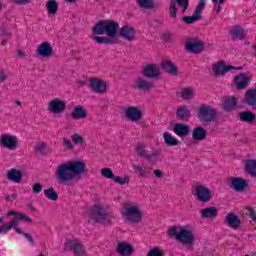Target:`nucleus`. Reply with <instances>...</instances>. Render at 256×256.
<instances>
[{
  "mask_svg": "<svg viewBox=\"0 0 256 256\" xmlns=\"http://www.w3.org/2000/svg\"><path fill=\"white\" fill-rule=\"evenodd\" d=\"M18 217L23 223H33V219L20 211H18Z\"/></svg>",
  "mask_w": 256,
  "mask_h": 256,
  "instance_id": "obj_51",
  "label": "nucleus"
},
{
  "mask_svg": "<svg viewBox=\"0 0 256 256\" xmlns=\"http://www.w3.org/2000/svg\"><path fill=\"white\" fill-rule=\"evenodd\" d=\"M163 39L166 43H173V36L169 33L163 34Z\"/></svg>",
  "mask_w": 256,
  "mask_h": 256,
  "instance_id": "obj_57",
  "label": "nucleus"
},
{
  "mask_svg": "<svg viewBox=\"0 0 256 256\" xmlns=\"http://www.w3.org/2000/svg\"><path fill=\"white\" fill-rule=\"evenodd\" d=\"M132 167L134 171L138 173L139 177H142V179H147V177L151 175V168L142 167L141 165H134Z\"/></svg>",
  "mask_w": 256,
  "mask_h": 256,
  "instance_id": "obj_39",
  "label": "nucleus"
},
{
  "mask_svg": "<svg viewBox=\"0 0 256 256\" xmlns=\"http://www.w3.org/2000/svg\"><path fill=\"white\" fill-rule=\"evenodd\" d=\"M15 5H27L31 0H11Z\"/></svg>",
  "mask_w": 256,
  "mask_h": 256,
  "instance_id": "obj_58",
  "label": "nucleus"
},
{
  "mask_svg": "<svg viewBox=\"0 0 256 256\" xmlns=\"http://www.w3.org/2000/svg\"><path fill=\"white\" fill-rule=\"evenodd\" d=\"M89 215L94 218L96 223H101V221H107V218L109 217V213H107V210L103 208V206L99 204H95L93 207L89 209Z\"/></svg>",
  "mask_w": 256,
  "mask_h": 256,
  "instance_id": "obj_11",
  "label": "nucleus"
},
{
  "mask_svg": "<svg viewBox=\"0 0 256 256\" xmlns=\"http://www.w3.org/2000/svg\"><path fill=\"white\" fill-rule=\"evenodd\" d=\"M238 121L247 123L248 125H255V112L251 110H244L238 113Z\"/></svg>",
  "mask_w": 256,
  "mask_h": 256,
  "instance_id": "obj_24",
  "label": "nucleus"
},
{
  "mask_svg": "<svg viewBox=\"0 0 256 256\" xmlns=\"http://www.w3.org/2000/svg\"><path fill=\"white\" fill-rule=\"evenodd\" d=\"M147 256H165V252L159 249V247H154L148 252Z\"/></svg>",
  "mask_w": 256,
  "mask_h": 256,
  "instance_id": "obj_50",
  "label": "nucleus"
},
{
  "mask_svg": "<svg viewBox=\"0 0 256 256\" xmlns=\"http://www.w3.org/2000/svg\"><path fill=\"white\" fill-rule=\"evenodd\" d=\"M160 69L172 77H177L179 75V68L175 65V62L170 60H163L160 63Z\"/></svg>",
  "mask_w": 256,
  "mask_h": 256,
  "instance_id": "obj_16",
  "label": "nucleus"
},
{
  "mask_svg": "<svg viewBox=\"0 0 256 256\" xmlns=\"http://www.w3.org/2000/svg\"><path fill=\"white\" fill-rule=\"evenodd\" d=\"M194 197L200 203H209V201H211L213 198V195H211V189H209L207 186L198 185L195 188Z\"/></svg>",
  "mask_w": 256,
  "mask_h": 256,
  "instance_id": "obj_10",
  "label": "nucleus"
},
{
  "mask_svg": "<svg viewBox=\"0 0 256 256\" xmlns=\"http://www.w3.org/2000/svg\"><path fill=\"white\" fill-rule=\"evenodd\" d=\"M181 97L184 99V101H189V99H193V97H195V93L189 88H184L181 91Z\"/></svg>",
  "mask_w": 256,
  "mask_h": 256,
  "instance_id": "obj_47",
  "label": "nucleus"
},
{
  "mask_svg": "<svg viewBox=\"0 0 256 256\" xmlns=\"http://www.w3.org/2000/svg\"><path fill=\"white\" fill-rule=\"evenodd\" d=\"M90 87L93 93L103 94L107 91V82L99 78H92L90 79Z\"/></svg>",
  "mask_w": 256,
  "mask_h": 256,
  "instance_id": "obj_21",
  "label": "nucleus"
},
{
  "mask_svg": "<svg viewBox=\"0 0 256 256\" xmlns=\"http://www.w3.org/2000/svg\"><path fill=\"white\" fill-rule=\"evenodd\" d=\"M89 170L83 160H71L60 164L56 169V177L62 183H69L73 179H81V175H86Z\"/></svg>",
  "mask_w": 256,
  "mask_h": 256,
  "instance_id": "obj_2",
  "label": "nucleus"
},
{
  "mask_svg": "<svg viewBox=\"0 0 256 256\" xmlns=\"http://www.w3.org/2000/svg\"><path fill=\"white\" fill-rule=\"evenodd\" d=\"M17 56L19 59H25V52H23L22 50H16Z\"/></svg>",
  "mask_w": 256,
  "mask_h": 256,
  "instance_id": "obj_62",
  "label": "nucleus"
},
{
  "mask_svg": "<svg viewBox=\"0 0 256 256\" xmlns=\"http://www.w3.org/2000/svg\"><path fill=\"white\" fill-rule=\"evenodd\" d=\"M155 87V84L153 82H149L144 78H138L136 85L133 86L134 89H138L139 91H151Z\"/></svg>",
  "mask_w": 256,
  "mask_h": 256,
  "instance_id": "obj_33",
  "label": "nucleus"
},
{
  "mask_svg": "<svg viewBox=\"0 0 256 256\" xmlns=\"http://www.w3.org/2000/svg\"><path fill=\"white\" fill-rule=\"evenodd\" d=\"M100 173L102 177H104V179H112V181H114V183H117L118 185H127V183L131 181L129 175H125L123 178H121L120 176H115L111 168H102Z\"/></svg>",
  "mask_w": 256,
  "mask_h": 256,
  "instance_id": "obj_9",
  "label": "nucleus"
},
{
  "mask_svg": "<svg viewBox=\"0 0 256 256\" xmlns=\"http://www.w3.org/2000/svg\"><path fill=\"white\" fill-rule=\"evenodd\" d=\"M168 235L189 247L195 244V234L187 226H171L168 229Z\"/></svg>",
  "mask_w": 256,
  "mask_h": 256,
  "instance_id": "obj_3",
  "label": "nucleus"
},
{
  "mask_svg": "<svg viewBox=\"0 0 256 256\" xmlns=\"http://www.w3.org/2000/svg\"><path fill=\"white\" fill-rule=\"evenodd\" d=\"M125 216L130 223H141L143 221V213L139 209V206H125Z\"/></svg>",
  "mask_w": 256,
  "mask_h": 256,
  "instance_id": "obj_8",
  "label": "nucleus"
},
{
  "mask_svg": "<svg viewBox=\"0 0 256 256\" xmlns=\"http://www.w3.org/2000/svg\"><path fill=\"white\" fill-rule=\"evenodd\" d=\"M7 81V74H5V71H0V83H5Z\"/></svg>",
  "mask_w": 256,
  "mask_h": 256,
  "instance_id": "obj_59",
  "label": "nucleus"
},
{
  "mask_svg": "<svg viewBox=\"0 0 256 256\" xmlns=\"http://www.w3.org/2000/svg\"><path fill=\"white\" fill-rule=\"evenodd\" d=\"M249 83H251V78L245 73H239L234 77V84L238 91L247 89V87H249Z\"/></svg>",
  "mask_w": 256,
  "mask_h": 256,
  "instance_id": "obj_17",
  "label": "nucleus"
},
{
  "mask_svg": "<svg viewBox=\"0 0 256 256\" xmlns=\"http://www.w3.org/2000/svg\"><path fill=\"white\" fill-rule=\"evenodd\" d=\"M65 247H69L70 251H74L76 256H85V247L79 240H70L64 243Z\"/></svg>",
  "mask_w": 256,
  "mask_h": 256,
  "instance_id": "obj_19",
  "label": "nucleus"
},
{
  "mask_svg": "<svg viewBox=\"0 0 256 256\" xmlns=\"http://www.w3.org/2000/svg\"><path fill=\"white\" fill-rule=\"evenodd\" d=\"M14 231H16L18 235H23V237H25V239L29 241L30 245H32V247H35V239H33V236L30 233L23 232V229H21L20 227H14Z\"/></svg>",
  "mask_w": 256,
  "mask_h": 256,
  "instance_id": "obj_44",
  "label": "nucleus"
},
{
  "mask_svg": "<svg viewBox=\"0 0 256 256\" xmlns=\"http://www.w3.org/2000/svg\"><path fill=\"white\" fill-rule=\"evenodd\" d=\"M0 147H4V149H9L10 151L17 149V138L10 134H2L0 136Z\"/></svg>",
  "mask_w": 256,
  "mask_h": 256,
  "instance_id": "obj_15",
  "label": "nucleus"
},
{
  "mask_svg": "<svg viewBox=\"0 0 256 256\" xmlns=\"http://www.w3.org/2000/svg\"><path fill=\"white\" fill-rule=\"evenodd\" d=\"M177 119H181V121H189L191 119V111L187 106H180L176 110Z\"/></svg>",
  "mask_w": 256,
  "mask_h": 256,
  "instance_id": "obj_34",
  "label": "nucleus"
},
{
  "mask_svg": "<svg viewBox=\"0 0 256 256\" xmlns=\"http://www.w3.org/2000/svg\"><path fill=\"white\" fill-rule=\"evenodd\" d=\"M62 145L68 149V151H72V149H74V145L73 142H71V140L67 139V138H63L62 139Z\"/></svg>",
  "mask_w": 256,
  "mask_h": 256,
  "instance_id": "obj_52",
  "label": "nucleus"
},
{
  "mask_svg": "<svg viewBox=\"0 0 256 256\" xmlns=\"http://www.w3.org/2000/svg\"><path fill=\"white\" fill-rule=\"evenodd\" d=\"M71 139L74 145H83V143H85V138H83V136L77 133L72 134Z\"/></svg>",
  "mask_w": 256,
  "mask_h": 256,
  "instance_id": "obj_48",
  "label": "nucleus"
},
{
  "mask_svg": "<svg viewBox=\"0 0 256 256\" xmlns=\"http://www.w3.org/2000/svg\"><path fill=\"white\" fill-rule=\"evenodd\" d=\"M174 133L176 135H178V137H181V139H183V137H187V135H189L190 130H189V125L185 124V123H176L173 126Z\"/></svg>",
  "mask_w": 256,
  "mask_h": 256,
  "instance_id": "obj_30",
  "label": "nucleus"
},
{
  "mask_svg": "<svg viewBox=\"0 0 256 256\" xmlns=\"http://www.w3.org/2000/svg\"><path fill=\"white\" fill-rule=\"evenodd\" d=\"M177 5L189 6V0H170L169 13L171 19H177Z\"/></svg>",
  "mask_w": 256,
  "mask_h": 256,
  "instance_id": "obj_28",
  "label": "nucleus"
},
{
  "mask_svg": "<svg viewBox=\"0 0 256 256\" xmlns=\"http://www.w3.org/2000/svg\"><path fill=\"white\" fill-rule=\"evenodd\" d=\"M208 132L203 126H196L192 131V139L194 141H205L207 139Z\"/></svg>",
  "mask_w": 256,
  "mask_h": 256,
  "instance_id": "obj_31",
  "label": "nucleus"
},
{
  "mask_svg": "<svg viewBox=\"0 0 256 256\" xmlns=\"http://www.w3.org/2000/svg\"><path fill=\"white\" fill-rule=\"evenodd\" d=\"M201 215L203 219H215L219 215V211L214 206L207 207L202 210Z\"/></svg>",
  "mask_w": 256,
  "mask_h": 256,
  "instance_id": "obj_37",
  "label": "nucleus"
},
{
  "mask_svg": "<svg viewBox=\"0 0 256 256\" xmlns=\"http://www.w3.org/2000/svg\"><path fill=\"white\" fill-rule=\"evenodd\" d=\"M224 223L231 229H239V227H241V218H239L237 214L231 212L225 216Z\"/></svg>",
  "mask_w": 256,
  "mask_h": 256,
  "instance_id": "obj_22",
  "label": "nucleus"
},
{
  "mask_svg": "<svg viewBox=\"0 0 256 256\" xmlns=\"http://www.w3.org/2000/svg\"><path fill=\"white\" fill-rule=\"evenodd\" d=\"M154 177L156 179H163V177H165V173L162 170L156 169L154 170Z\"/></svg>",
  "mask_w": 256,
  "mask_h": 256,
  "instance_id": "obj_54",
  "label": "nucleus"
},
{
  "mask_svg": "<svg viewBox=\"0 0 256 256\" xmlns=\"http://www.w3.org/2000/svg\"><path fill=\"white\" fill-rule=\"evenodd\" d=\"M142 75L146 79H157L161 75V70L158 68L157 64L149 63L142 68Z\"/></svg>",
  "mask_w": 256,
  "mask_h": 256,
  "instance_id": "obj_14",
  "label": "nucleus"
},
{
  "mask_svg": "<svg viewBox=\"0 0 256 256\" xmlns=\"http://www.w3.org/2000/svg\"><path fill=\"white\" fill-rule=\"evenodd\" d=\"M6 201H11V199L15 200L17 199V194H8L4 198Z\"/></svg>",
  "mask_w": 256,
  "mask_h": 256,
  "instance_id": "obj_61",
  "label": "nucleus"
},
{
  "mask_svg": "<svg viewBox=\"0 0 256 256\" xmlns=\"http://www.w3.org/2000/svg\"><path fill=\"white\" fill-rule=\"evenodd\" d=\"M227 185L235 191L236 193H243L247 187H249V182L245 178L241 177H229L227 178Z\"/></svg>",
  "mask_w": 256,
  "mask_h": 256,
  "instance_id": "obj_7",
  "label": "nucleus"
},
{
  "mask_svg": "<svg viewBox=\"0 0 256 256\" xmlns=\"http://www.w3.org/2000/svg\"><path fill=\"white\" fill-rule=\"evenodd\" d=\"M93 35H107L105 36H94L93 39L98 45H111L115 43L117 39V33H119V23L115 20H99L92 27Z\"/></svg>",
  "mask_w": 256,
  "mask_h": 256,
  "instance_id": "obj_1",
  "label": "nucleus"
},
{
  "mask_svg": "<svg viewBox=\"0 0 256 256\" xmlns=\"http://www.w3.org/2000/svg\"><path fill=\"white\" fill-rule=\"evenodd\" d=\"M218 67H219V62L216 65H214V68H213L215 75H221V72L219 71H223V67H219V68ZM217 68H218V71H217Z\"/></svg>",
  "mask_w": 256,
  "mask_h": 256,
  "instance_id": "obj_60",
  "label": "nucleus"
},
{
  "mask_svg": "<svg viewBox=\"0 0 256 256\" xmlns=\"http://www.w3.org/2000/svg\"><path fill=\"white\" fill-rule=\"evenodd\" d=\"M236 107H237V97L235 96H232L224 100L223 102V109L227 113H231V111H233V109H236Z\"/></svg>",
  "mask_w": 256,
  "mask_h": 256,
  "instance_id": "obj_36",
  "label": "nucleus"
},
{
  "mask_svg": "<svg viewBox=\"0 0 256 256\" xmlns=\"http://www.w3.org/2000/svg\"><path fill=\"white\" fill-rule=\"evenodd\" d=\"M48 109L50 113L54 115H61V113H65V109H67V102L61 98H55L49 102Z\"/></svg>",
  "mask_w": 256,
  "mask_h": 256,
  "instance_id": "obj_12",
  "label": "nucleus"
},
{
  "mask_svg": "<svg viewBox=\"0 0 256 256\" xmlns=\"http://www.w3.org/2000/svg\"><path fill=\"white\" fill-rule=\"evenodd\" d=\"M1 35L11 37V33H8L5 29H1Z\"/></svg>",
  "mask_w": 256,
  "mask_h": 256,
  "instance_id": "obj_63",
  "label": "nucleus"
},
{
  "mask_svg": "<svg viewBox=\"0 0 256 256\" xmlns=\"http://www.w3.org/2000/svg\"><path fill=\"white\" fill-rule=\"evenodd\" d=\"M41 191H43V185H41V183L37 182L32 186V192L36 195H39Z\"/></svg>",
  "mask_w": 256,
  "mask_h": 256,
  "instance_id": "obj_53",
  "label": "nucleus"
},
{
  "mask_svg": "<svg viewBox=\"0 0 256 256\" xmlns=\"http://www.w3.org/2000/svg\"><path fill=\"white\" fill-rule=\"evenodd\" d=\"M46 9L48 11V15H57V11H59V4L57 0H48L46 2Z\"/></svg>",
  "mask_w": 256,
  "mask_h": 256,
  "instance_id": "obj_40",
  "label": "nucleus"
},
{
  "mask_svg": "<svg viewBox=\"0 0 256 256\" xmlns=\"http://www.w3.org/2000/svg\"><path fill=\"white\" fill-rule=\"evenodd\" d=\"M7 215H8V217H14V219H12L10 222L2 225V227L6 233H7V231H11L13 229V227H17V225H19V221H21L19 218V211L11 210L8 212Z\"/></svg>",
  "mask_w": 256,
  "mask_h": 256,
  "instance_id": "obj_23",
  "label": "nucleus"
},
{
  "mask_svg": "<svg viewBox=\"0 0 256 256\" xmlns=\"http://www.w3.org/2000/svg\"><path fill=\"white\" fill-rule=\"evenodd\" d=\"M206 3L207 0H199L198 5L194 10V12H196V15H201V13H203V9H205Z\"/></svg>",
  "mask_w": 256,
  "mask_h": 256,
  "instance_id": "obj_49",
  "label": "nucleus"
},
{
  "mask_svg": "<svg viewBox=\"0 0 256 256\" xmlns=\"http://www.w3.org/2000/svg\"><path fill=\"white\" fill-rule=\"evenodd\" d=\"M6 178L8 181H12V183H21V181H23V171L12 168L7 171Z\"/></svg>",
  "mask_w": 256,
  "mask_h": 256,
  "instance_id": "obj_27",
  "label": "nucleus"
},
{
  "mask_svg": "<svg viewBox=\"0 0 256 256\" xmlns=\"http://www.w3.org/2000/svg\"><path fill=\"white\" fill-rule=\"evenodd\" d=\"M137 157L142 159H146L149 165H156L159 161V157L161 156V150H153L151 154L147 153V150L141 144H138L135 148Z\"/></svg>",
  "mask_w": 256,
  "mask_h": 256,
  "instance_id": "obj_4",
  "label": "nucleus"
},
{
  "mask_svg": "<svg viewBox=\"0 0 256 256\" xmlns=\"http://www.w3.org/2000/svg\"><path fill=\"white\" fill-rule=\"evenodd\" d=\"M45 149H47V146L45 145V143H40L35 146V151H38L39 153H43Z\"/></svg>",
  "mask_w": 256,
  "mask_h": 256,
  "instance_id": "obj_55",
  "label": "nucleus"
},
{
  "mask_svg": "<svg viewBox=\"0 0 256 256\" xmlns=\"http://www.w3.org/2000/svg\"><path fill=\"white\" fill-rule=\"evenodd\" d=\"M178 7H182V15L189 9V6H184V5H178Z\"/></svg>",
  "mask_w": 256,
  "mask_h": 256,
  "instance_id": "obj_64",
  "label": "nucleus"
},
{
  "mask_svg": "<svg viewBox=\"0 0 256 256\" xmlns=\"http://www.w3.org/2000/svg\"><path fill=\"white\" fill-rule=\"evenodd\" d=\"M44 195L50 201H57L59 199V194L55 191V188L50 187L44 190Z\"/></svg>",
  "mask_w": 256,
  "mask_h": 256,
  "instance_id": "obj_43",
  "label": "nucleus"
},
{
  "mask_svg": "<svg viewBox=\"0 0 256 256\" xmlns=\"http://www.w3.org/2000/svg\"><path fill=\"white\" fill-rule=\"evenodd\" d=\"M185 49L188 53L199 55L205 51V43L199 38L189 37L186 39Z\"/></svg>",
  "mask_w": 256,
  "mask_h": 256,
  "instance_id": "obj_5",
  "label": "nucleus"
},
{
  "mask_svg": "<svg viewBox=\"0 0 256 256\" xmlns=\"http://www.w3.org/2000/svg\"><path fill=\"white\" fill-rule=\"evenodd\" d=\"M137 5L140 7V9L155 8V2H153V0H137Z\"/></svg>",
  "mask_w": 256,
  "mask_h": 256,
  "instance_id": "obj_45",
  "label": "nucleus"
},
{
  "mask_svg": "<svg viewBox=\"0 0 256 256\" xmlns=\"http://www.w3.org/2000/svg\"><path fill=\"white\" fill-rule=\"evenodd\" d=\"M212 3L214 4V9H216L217 15L221 13V5L219 4V0H212Z\"/></svg>",
  "mask_w": 256,
  "mask_h": 256,
  "instance_id": "obj_56",
  "label": "nucleus"
},
{
  "mask_svg": "<svg viewBox=\"0 0 256 256\" xmlns=\"http://www.w3.org/2000/svg\"><path fill=\"white\" fill-rule=\"evenodd\" d=\"M242 103H245V105H248V107H256V89H248L245 92Z\"/></svg>",
  "mask_w": 256,
  "mask_h": 256,
  "instance_id": "obj_29",
  "label": "nucleus"
},
{
  "mask_svg": "<svg viewBox=\"0 0 256 256\" xmlns=\"http://www.w3.org/2000/svg\"><path fill=\"white\" fill-rule=\"evenodd\" d=\"M65 247H69L70 251H74L76 256H85V247L79 240H70L64 243Z\"/></svg>",
  "mask_w": 256,
  "mask_h": 256,
  "instance_id": "obj_20",
  "label": "nucleus"
},
{
  "mask_svg": "<svg viewBox=\"0 0 256 256\" xmlns=\"http://www.w3.org/2000/svg\"><path fill=\"white\" fill-rule=\"evenodd\" d=\"M230 35H232V37L234 39H239L240 41H243V39H246V35H245V29H243V27L239 26V25H235L231 30H230Z\"/></svg>",
  "mask_w": 256,
  "mask_h": 256,
  "instance_id": "obj_35",
  "label": "nucleus"
},
{
  "mask_svg": "<svg viewBox=\"0 0 256 256\" xmlns=\"http://www.w3.org/2000/svg\"><path fill=\"white\" fill-rule=\"evenodd\" d=\"M125 117L128 121H132L133 123H139L141 119H143V110L139 107L128 106L125 109Z\"/></svg>",
  "mask_w": 256,
  "mask_h": 256,
  "instance_id": "obj_13",
  "label": "nucleus"
},
{
  "mask_svg": "<svg viewBox=\"0 0 256 256\" xmlns=\"http://www.w3.org/2000/svg\"><path fill=\"white\" fill-rule=\"evenodd\" d=\"M117 253L121 256H132L135 249L129 242H119L116 247Z\"/></svg>",
  "mask_w": 256,
  "mask_h": 256,
  "instance_id": "obj_25",
  "label": "nucleus"
},
{
  "mask_svg": "<svg viewBox=\"0 0 256 256\" xmlns=\"http://www.w3.org/2000/svg\"><path fill=\"white\" fill-rule=\"evenodd\" d=\"M218 113L213 107L203 104L199 107L198 117L204 123H211L217 119Z\"/></svg>",
  "mask_w": 256,
  "mask_h": 256,
  "instance_id": "obj_6",
  "label": "nucleus"
},
{
  "mask_svg": "<svg viewBox=\"0 0 256 256\" xmlns=\"http://www.w3.org/2000/svg\"><path fill=\"white\" fill-rule=\"evenodd\" d=\"M164 142L168 147H177L179 145V141L177 138L173 137L169 132H165L163 134Z\"/></svg>",
  "mask_w": 256,
  "mask_h": 256,
  "instance_id": "obj_41",
  "label": "nucleus"
},
{
  "mask_svg": "<svg viewBox=\"0 0 256 256\" xmlns=\"http://www.w3.org/2000/svg\"><path fill=\"white\" fill-rule=\"evenodd\" d=\"M70 117L74 121H78V119H87V110L81 105L75 106Z\"/></svg>",
  "mask_w": 256,
  "mask_h": 256,
  "instance_id": "obj_32",
  "label": "nucleus"
},
{
  "mask_svg": "<svg viewBox=\"0 0 256 256\" xmlns=\"http://www.w3.org/2000/svg\"><path fill=\"white\" fill-rule=\"evenodd\" d=\"M244 169L248 175L256 177V159H247Z\"/></svg>",
  "mask_w": 256,
  "mask_h": 256,
  "instance_id": "obj_38",
  "label": "nucleus"
},
{
  "mask_svg": "<svg viewBox=\"0 0 256 256\" xmlns=\"http://www.w3.org/2000/svg\"><path fill=\"white\" fill-rule=\"evenodd\" d=\"M219 67H223V70L219 71ZM235 69V66L227 65L223 61H220L219 66L216 68V71H218V73H221V75H225L229 73V71H235Z\"/></svg>",
  "mask_w": 256,
  "mask_h": 256,
  "instance_id": "obj_46",
  "label": "nucleus"
},
{
  "mask_svg": "<svg viewBox=\"0 0 256 256\" xmlns=\"http://www.w3.org/2000/svg\"><path fill=\"white\" fill-rule=\"evenodd\" d=\"M201 19H203V16L196 14V12H194L192 16H183L182 17V21L186 25H193V23H197V21H201Z\"/></svg>",
  "mask_w": 256,
  "mask_h": 256,
  "instance_id": "obj_42",
  "label": "nucleus"
},
{
  "mask_svg": "<svg viewBox=\"0 0 256 256\" xmlns=\"http://www.w3.org/2000/svg\"><path fill=\"white\" fill-rule=\"evenodd\" d=\"M38 57H51L53 55V47L49 42H42L36 50Z\"/></svg>",
  "mask_w": 256,
  "mask_h": 256,
  "instance_id": "obj_26",
  "label": "nucleus"
},
{
  "mask_svg": "<svg viewBox=\"0 0 256 256\" xmlns=\"http://www.w3.org/2000/svg\"><path fill=\"white\" fill-rule=\"evenodd\" d=\"M117 37H121L125 41H135V28L128 25L118 28Z\"/></svg>",
  "mask_w": 256,
  "mask_h": 256,
  "instance_id": "obj_18",
  "label": "nucleus"
}]
</instances>
